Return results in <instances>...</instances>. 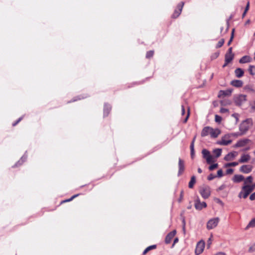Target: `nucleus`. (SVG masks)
<instances>
[{"label": "nucleus", "mask_w": 255, "mask_h": 255, "mask_svg": "<svg viewBox=\"0 0 255 255\" xmlns=\"http://www.w3.org/2000/svg\"><path fill=\"white\" fill-rule=\"evenodd\" d=\"M255 187V185H244L242 191L239 194V197H241L242 196L244 198H246L249 194L254 190Z\"/></svg>", "instance_id": "f03ea898"}, {"label": "nucleus", "mask_w": 255, "mask_h": 255, "mask_svg": "<svg viewBox=\"0 0 255 255\" xmlns=\"http://www.w3.org/2000/svg\"><path fill=\"white\" fill-rule=\"evenodd\" d=\"M233 171H234V170L233 169L230 168L227 170L226 172H227V174H232L233 172Z\"/></svg>", "instance_id": "a18cd8bd"}, {"label": "nucleus", "mask_w": 255, "mask_h": 255, "mask_svg": "<svg viewBox=\"0 0 255 255\" xmlns=\"http://www.w3.org/2000/svg\"><path fill=\"white\" fill-rule=\"evenodd\" d=\"M249 141V140L248 139H244L240 140L236 143V144L235 145V147H243V146H245V145H246L248 143Z\"/></svg>", "instance_id": "2eb2a0df"}, {"label": "nucleus", "mask_w": 255, "mask_h": 255, "mask_svg": "<svg viewBox=\"0 0 255 255\" xmlns=\"http://www.w3.org/2000/svg\"><path fill=\"white\" fill-rule=\"evenodd\" d=\"M219 221L220 219L218 217L211 219L207 223V229L209 230L214 229L217 226Z\"/></svg>", "instance_id": "39448f33"}, {"label": "nucleus", "mask_w": 255, "mask_h": 255, "mask_svg": "<svg viewBox=\"0 0 255 255\" xmlns=\"http://www.w3.org/2000/svg\"><path fill=\"white\" fill-rule=\"evenodd\" d=\"M249 251L250 253H253L255 251V244L253 245L249 249Z\"/></svg>", "instance_id": "e433bc0d"}, {"label": "nucleus", "mask_w": 255, "mask_h": 255, "mask_svg": "<svg viewBox=\"0 0 255 255\" xmlns=\"http://www.w3.org/2000/svg\"><path fill=\"white\" fill-rule=\"evenodd\" d=\"M252 125V121L251 119H248L243 122L240 126V129L244 134Z\"/></svg>", "instance_id": "7ed1b4c3"}, {"label": "nucleus", "mask_w": 255, "mask_h": 255, "mask_svg": "<svg viewBox=\"0 0 255 255\" xmlns=\"http://www.w3.org/2000/svg\"><path fill=\"white\" fill-rule=\"evenodd\" d=\"M255 227V218L253 219L248 224L246 228V230L249 229L250 228H254Z\"/></svg>", "instance_id": "5701e85b"}, {"label": "nucleus", "mask_w": 255, "mask_h": 255, "mask_svg": "<svg viewBox=\"0 0 255 255\" xmlns=\"http://www.w3.org/2000/svg\"><path fill=\"white\" fill-rule=\"evenodd\" d=\"M221 133V130L218 128L214 129L210 127L204 128L201 131V135L202 137L210 134L211 137L216 138Z\"/></svg>", "instance_id": "f257e3e1"}, {"label": "nucleus", "mask_w": 255, "mask_h": 255, "mask_svg": "<svg viewBox=\"0 0 255 255\" xmlns=\"http://www.w3.org/2000/svg\"><path fill=\"white\" fill-rule=\"evenodd\" d=\"M78 195H74L73 196H72L70 199L69 200H67V201H71L72 200H73L74 198H75L76 197L78 196Z\"/></svg>", "instance_id": "3c124183"}, {"label": "nucleus", "mask_w": 255, "mask_h": 255, "mask_svg": "<svg viewBox=\"0 0 255 255\" xmlns=\"http://www.w3.org/2000/svg\"><path fill=\"white\" fill-rule=\"evenodd\" d=\"M234 55L226 53L225 55V62L227 63L231 62L234 58Z\"/></svg>", "instance_id": "4be33fe9"}, {"label": "nucleus", "mask_w": 255, "mask_h": 255, "mask_svg": "<svg viewBox=\"0 0 255 255\" xmlns=\"http://www.w3.org/2000/svg\"><path fill=\"white\" fill-rule=\"evenodd\" d=\"M223 175V171L221 169H220L217 172V176L218 177H222Z\"/></svg>", "instance_id": "58836bf2"}, {"label": "nucleus", "mask_w": 255, "mask_h": 255, "mask_svg": "<svg viewBox=\"0 0 255 255\" xmlns=\"http://www.w3.org/2000/svg\"><path fill=\"white\" fill-rule=\"evenodd\" d=\"M254 55H255V53H254Z\"/></svg>", "instance_id": "69168bd1"}, {"label": "nucleus", "mask_w": 255, "mask_h": 255, "mask_svg": "<svg viewBox=\"0 0 255 255\" xmlns=\"http://www.w3.org/2000/svg\"><path fill=\"white\" fill-rule=\"evenodd\" d=\"M215 255H226V254L223 252H219L215 254Z\"/></svg>", "instance_id": "09e8293b"}, {"label": "nucleus", "mask_w": 255, "mask_h": 255, "mask_svg": "<svg viewBox=\"0 0 255 255\" xmlns=\"http://www.w3.org/2000/svg\"><path fill=\"white\" fill-rule=\"evenodd\" d=\"M229 134L231 135V137L233 136H235V137H237V136H238L239 135H242L243 134H242V132H241V133H233Z\"/></svg>", "instance_id": "ea45409f"}, {"label": "nucleus", "mask_w": 255, "mask_h": 255, "mask_svg": "<svg viewBox=\"0 0 255 255\" xmlns=\"http://www.w3.org/2000/svg\"><path fill=\"white\" fill-rule=\"evenodd\" d=\"M183 5H184V3L183 2H181L180 4H179L178 6H177V7H178V9H175V11H174V13L173 14V15L172 16L174 18H176L177 17H178L181 11H182V7L183 6Z\"/></svg>", "instance_id": "f8f14e48"}, {"label": "nucleus", "mask_w": 255, "mask_h": 255, "mask_svg": "<svg viewBox=\"0 0 255 255\" xmlns=\"http://www.w3.org/2000/svg\"><path fill=\"white\" fill-rule=\"evenodd\" d=\"M196 182V179L195 177L194 176H193L190 180V181L189 183V187L190 188H192L193 187V186Z\"/></svg>", "instance_id": "b1692460"}, {"label": "nucleus", "mask_w": 255, "mask_h": 255, "mask_svg": "<svg viewBox=\"0 0 255 255\" xmlns=\"http://www.w3.org/2000/svg\"><path fill=\"white\" fill-rule=\"evenodd\" d=\"M220 112L222 113H225L228 112V110L225 108H221L220 110Z\"/></svg>", "instance_id": "de8ad7c7"}, {"label": "nucleus", "mask_w": 255, "mask_h": 255, "mask_svg": "<svg viewBox=\"0 0 255 255\" xmlns=\"http://www.w3.org/2000/svg\"><path fill=\"white\" fill-rule=\"evenodd\" d=\"M234 30L233 29V31H232V36H231V39H230V41H229V43H228V44H230V43H231V41L232 40V39H233V33H234Z\"/></svg>", "instance_id": "864d4df0"}, {"label": "nucleus", "mask_w": 255, "mask_h": 255, "mask_svg": "<svg viewBox=\"0 0 255 255\" xmlns=\"http://www.w3.org/2000/svg\"><path fill=\"white\" fill-rule=\"evenodd\" d=\"M234 182L239 183L244 180V177L242 175H235L232 179Z\"/></svg>", "instance_id": "f3484780"}, {"label": "nucleus", "mask_w": 255, "mask_h": 255, "mask_svg": "<svg viewBox=\"0 0 255 255\" xmlns=\"http://www.w3.org/2000/svg\"><path fill=\"white\" fill-rule=\"evenodd\" d=\"M253 180V178L252 176H248L244 181L245 185H248V184L252 183Z\"/></svg>", "instance_id": "bb28decb"}, {"label": "nucleus", "mask_w": 255, "mask_h": 255, "mask_svg": "<svg viewBox=\"0 0 255 255\" xmlns=\"http://www.w3.org/2000/svg\"><path fill=\"white\" fill-rule=\"evenodd\" d=\"M213 152L217 158L219 157L221 155L222 149L220 148L215 149L214 150Z\"/></svg>", "instance_id": "a878e982"}, {"label": "nucleus", "mask_w": 255, "mask_h": 255, "mask_svg": "<svg viewBox=\"0 0 255 255\" xmlns=\"http://www.w3.org/2000/svg\"><path fill=\"white\" fill-rule=\"evenodd\" d=\"M216 177V176L212 174H210L208 177V179L209 180H212Z\"/></svg>", "instance_id": "79ce46f5"}, {"label": "nucleus", "mask_w": 255, "mask_h": 255, "mask_svg": "<svg viewBox=\"0 0 255 255\" xmlns=\"http://www.w3.org/2000/svg\"><path fill=\"white\" fill-rule=\"evenodd\" d=\"M206 160L207 162L209 164L214 162L215 161L214 157L211 155L206 158Z\"/></svg>", "instance_id": "cd10ccee"}, {"label": "nucleus", "mask_w": 255, "mask_h": 255, "mask_svg": "<svg viewBox=\"0 0 255 255\" xmlns=\"http://www.w3.org/2000/svg\"><path fill=\"white\" fill-rule=\"evenodd\" d=\"M250 199L251 200H254L255 199V192L251 195Z\"/></svg>", "instance_id": "49530a36"}, {"label": "nucleus", "mask_w": 255, "mask_h": 255, "mask_svg": "<svg viewBox=\"0 0 255 255\" xmlns=\"http://www.w3.org/2000/svg\"><path fill=\"white\" fill-rule=\"evenodd\" d=\"M179 171H178V175H180L181 174L184 170V163L183 160H182L181 159H179Z\"/></svg>", "instance_id": "dca6fc26"}, {"label": "nucleus", "mask_w": 255, "mask_h": 255, "mask_svg": "<svg viewBox=\"0 0 255 255\" xmlns=\"http://www.w3.org/2000/svg\"><path fill=\"white\" fill-rule=\"evenodd\" d=\"M148 252V251H147V250H146V249H145L143 252V254L145 255Z\"/></svg>", "instance_id": "4d7b16f0"}, {"label": "nucleus", "mask_w": 255, "mask_h": 255, "mask_svg": "<svg viewBox=\"0 0 255 255\" xmlns=\"http://www.w3.org/2000/svg\"><path fill=\"white\" fill-rule=\"evenodd\" d=\"M153 51H149L147 52L146 57L147 58H150L153 55Z\"/></svg>", "instance_id": "f704fd0d"}, {"label": "nucleus", "mask_w": 255, "mask_h": 255, "mask_svg": "<svg viewBox=\"0 0 255 255\" xmlns=\"http://www.w3.org/2000/svg\"><path fill=\"white\" fill-rule=\"evenodd\" d=\"M232 48H230L228 50V53H227V54H234L233 53H232Z\"/></svg>", "instance_id": "603ef678"}, {"label": "nucleus", "mask_w": 255, "mask_h": 255, "mask_svg": "<svg viewBox=\"0 0 255 255\" xmlns=\"http://www.w3.org/2000/svg\"><path fill=\"white\" fill-rule=\"evenodd\" d=\"M254 59L255 60V57H254Z\"/></svg>", "instance_id": "338daca9"}, {"label": "nucleus", "mask_w": 255, "mask_h": 255, "mask_svg": "<svg viewBox=\"0 0 255 255\" xmlns=\"http://www.w3.org/2000/svg\"><path fill=\"white\" fill-rule=\"evenodd\" d=\"M253 166L250 165H244L240 168V171L243 173L248 174L251 172L252 170Z\"/></svg>", "instance_id": "1a4fd4ad"}, {"label": "nucleus", "mask_w": 255, "mask_h": 255, "mask_svg": "<svg viewBox=\"0 0 255 255\" xmlns=\"http://www.w3.org/2000/svg\"><path fill=\"white\" fill-rule=\"evenodd\" d=\"M190 148H191V156L193 158L194 154V145H193V142H192L191 145H190Z\"/></svg>", "instance_id": "473e14b6"}, {"label": "nucleus", "mask_w": 255, "mask_h": 255, "mask_svg": "<svg viewBox=\"0 0 255 255\" xmlns=\"http://www.w3.org/2000/svg\"><path fill=\"white\" fill-rule=\"evenodd\" d=\"M252 60V58L249 56H244L239 60L240 63H246L251 62Z\"/></svg>", "instance_id": "a211bd4d"}, {"label": "nucleus", "mask_w": 255, "mask_h": 255, "mask_svg": "<svg viewBox=\"0 0 255 255\" xmlns=\"http://www.w3.org/2000/svg\"><path fill=\"white\" fill-rule=\"evenodd\" d=\"M251 159V156L249 154H243L239 160V163H246Z\"/></svg>", "instance_id": "9b49d317"}, {"label": "nucleus", "mask_w": 255, "mask_h": 255, "mask_svg": "<svg viewBox=\"0 0 255 255\" xmlns=\"http://www.w3.org/2000/svg\"><path fill=\"white\" fill-rule=\"evenodd\" d=\"M176 233V232L175 230H174L172 232L169 233L165 238V243L167 244H169L171 241L172 239H173V238L175 235Z\"/></svg>", "instance_id": "ddd939ff"}, {"label": "nucleus", "mask_w": 255, "mask_h": 255, "mask_svg": "<svg viewBox=\"0 0 255 255\" xmlns=\"http://www.w3.org/2000/svg\"><path fill=\"white\" fill-rule=\"evenodd\" d=\"M231 135L226 134L222 137V139L218 141L217 143L221 145H227L231 143Z\"/></svg>", "instance_id": "423d86ee"}, {"label": "nucleus", "mask_w": 255, "mask_h": 255, "mask_svg": "<svg viewBox=\"0 0 255 255\" xmlns=\"http://www.w3.org/2000/svg\"><path fill=\"white\" fill-rule=\"evenodd\" d=\"M232 92V90L230 89L227 90H221L219 92L218 97L219 98H221L224 96H228L231 94Z\"/></svg>", "instance_id": "4468645a"}, {"label": "nucleus", "mask_w": 255, "mask_h": 255, "mask_svg": "<svg viewBox=\"0 0 255 255\" xmlns=\"http://www.w3.org/2000/svg\"><path fill=\"white\" fill-rule=\"evenodd\" d=\"M235 73L236 77L240 78L243 76L244 72L241 68H239L235 70Z\"/></svg>", "instance_id": "412c9836"}, {"label": "nucleus", "mask_w": 255, "mask_h": 255, "mask_svg": "<svg viewBox=\"0 0 255 255\" xmlns=\"http://www.w3.org/2000/svg\"><path fill=\"white\" fill-rule=\"evenodd\" d=\"M212 238L213 235H211L210 237L208 239L207 241V248H209L210 247L212 243Z\"/></svg>", "instance_id": "2f4dec72"}, {"label": "nucleus", "mask_w": 255, "mask_h": 255, "mask_svg": "<svg viewBox=\"0 0 255 255\" xmlns=\"http://www.w3.org/2000/svg\"><path fill=\"white\" fill-rule=\"evenodd\" d=\"M238 155L237 151H232L227 154L224 158L226 161H231L234 160Z\"/></svg>", "instance_id": "6e6552de"}, {"label": "nucleus", "mask_w": 255, "mask_h": 255, "mask_svg": "<svg viewBox=\"0 0 255 255\" xmlns=\"http://www.w3.org/2000/svg\"><path fill=\"white\" fill-rule=\"evenodd\" d=\"M249 8V2H248V3H247V6H246V9L245 10V11H244V13L243 14V16H244L246 15V13L247 12V11L248 10Z\"/></svg>", "instance_id": "a19ab883"}, {"label": "nucleus", "mask_w": 255, "mask_h": 255, "mask_svg": "<svg viewBox=\"0 0 255 255\" xmlns=\"http://www.w3.org/2000/svg\"><path fill=\"white\" fill-rule=\"evenodd\" d=\"M218 164L217 163H215V164L211 165L209 166V169L210 170H213L214 169L218 167Z\"/></svg>", "instance_id": "72a5a7b5"}, {"label": "nucleus", "mask_w": 255, "mask_h": 255, "mask_svg": "<svg viewBox=\"0 0 255 255\" xmlns=\"http://www.w3.org/2000/svg\"><path fill=\"white\" fill-rule=\"evenodd\" d=\"M22 118H19L16 123L13 124V126H15L17 124H18L21 120Z\"/></svg>", "instance_id": "8fccbe9b"}, {"label": "nucleus", "mask_w": 255, "mask_h": 255, "mask_svg": "<svg viewBox=\"0 0 255 255\" xmlns=\"http://www.w3.org/2000/svg\"><path fill=\"white\" fill-rule=\"evenodd\" d=\"M231 84L236 87H241L243 86V83L241 80H235L231 81Z\"/></svg>", "instance_id": "6ab92c4d"}, {"label": "nucleus", "mask_w": 255, "mask_h": 255, "mask_svg": "<svg viewBox=\"0 0 255 255\" xmlns=\"http://www.w3.org/2000/svg\"><path fill=\"white\" fill-rule=\"evenodd\" d=\"M207 206V204L205 202H201L199 200H197L195 201V207L197 210H200L203 208H205Z\"/></svg>", "instance_id": "9d476101"}, {"label": "nucleus", "mask_w": 255, "mask_h": 255, "mask_svg": "<svg viewBox=\"0 0 255 255\" xmlns=\"http://www.w3.org/2000/svg\"><path fill=\"white\" fill-rule=\"evenodd\" d=\"M224 43V40L223 39L220 40L218 42L217 47H221L223 45Z\"/></svg>", "instance_id": "4c0bfd02"}, {"label": "nucleus", "mask_w": 255, "mask_h": 255, "mask_svg": "<svg viewBox=\"0 0 255 255\" xmlns=\"http://www.w3.org/2000/svg\"><path fill=\"white\" fill-rule=\"evenodd\" d=\"M111 109V107L109 105H105L104 108V115H108L110 110Z\"/></svg>", "instance_id": "7c9ffc66"}, {"label": "nucleus", "mask_w": 255, "mask_h": 255, "mask_svg": "<svg viewBox=\"0 0 255 255\" xmlns=\"http://www.w3.org/2000/svg\"><path fill=\"white\" fill-rule=\"evenodd\" d=\"M253 153L255 155V150L254 151Z\"/></svg>", "instance_id": "0e129e2a"}, {"label": "nucleus", "mask_w": 255, "mask_h": 255, "mask_svg": "<svg viewBox=\"0 0 255 255\" xmlns=\"http://www.w3.org/2000/svg\"><path fill=\"white\" fill-rule=\"evenodd\" d=\"M178 241V239L177 238H176L174 241V244L176 243V242H177Z\"/></svg>", "instance_id": "052dcab7"}, {"label": "nucleus", "mask_w": 255, "mask_h": 255, "mask_svg": "<svg viewBox=\"0 0 255 255\" xmlns=\"http://www.w3.org/2000/svg\"><path fill=\"white\" fill-rule=\"evenodd\" d=\"M202 153L203 154V157L205 159L207 158L209 156L211 155L210 152L206 149L202 150Z\"/></svg>", "instance_id": "393cba45"}, {"label": "nucleus", "mask_w": 255, "mask_h": 255, "mask_svg": "<svg viewBox=\"0 0 255 255\" xmlns=\"http://www.w3.org/2000/svg\"><path fill=\"white\" fill-rule=\"evenodd\" d=\"M205 243L203 240L199 241L197 243L195 249V254L197 255H200L203 252L205 248Z\"/></svg>", "instance_id": "0eeeda50"}, {"label": "nucleus", "mask_w": 255, "mask_h": 255, "mask_svg": "<svg viewBox=\"0 0 255 255\" xmlns=\"http://www.w3.org/2000/svg\"><path fill=\"white\" fill-rule=\"evenodd\" d=\"M185 113V109L184 108L183 106H182V115H184Z\"/></svg>", "instance_id": "6e6d98bb"}, {"label": "nucleus", "mask_w": 255, "mask_h": 255, "mask_svg": "<svg viewBox=\"0 0 255 255\" xmlns=\"http://www.w3.org/2000/svg\"><path fill=\"white\" fill-rule=\"evenodd\" d=\"M189 115H190L189 109H188L187 114V116L186 117V118L185 119V120L184 121V123H186L188 119V118L189 117Z\"/></svg>", "instance_id": "c03bdc74"}, {"label": "nucleus", "mask_w": 255, "mask_h": 255, "mask_svg": "<svg viewBox=\"0 0 255 255\" xmlns=\"http://www.w3.org/2000/svg\"><path fill=\"white\" fill-rule=\"evenodd\" d=\"M224 188V186H221L220 188H219V190H222V189Z\"/></svg>", "instance_id": "680f3d73"}, {"label": "nucleus", "mask_w": 255, "mask_h": 255, "mask_svg": "<svg viewBox=\"0 0 255 255\" xmlns=\"http://www.w3.org/2000/svg\"><path fill=\"white\" fill-rule=\"evenodd\" d=\"M246 96L245 95H240L237 98L236 102L238 105H241L242 102L246 101Z\"/></svg>", "instance_id": "aec40b11"}, {"label": "nucleus", "mask_w": 255, "mask_h": 255, "mask_svg": "<svg viewBox=\"0 0 255 255\" xmlns=\"http://www.w3.org/2000/svg\"><path fill=\"white\" fill-rule=\"evenodd\" d=\"M195 138H196V137L195 136V137H194V138H193V139L192 141V142H193V143H194V141H195Z\"/></svg>", "instance_id": "e2e57ef3"}, {"label": "nucleus", "mask_w": 255, "mask_h": 255, "mask_svg": "<svg viewBox=\"0 0 255 255\" xmlns=\"http://www.w3.org/2000/svg\"><path fill=\"white\" fill-rule=\"evenodd\" d=\"M239 161L238 162H233L231 163H226L225 165V167H228L230 166H236L239 164Z\"/></svg>", "instance_id": "c85d7f7f"}, {"label": "nucleus", "mask_w": 255, "mask_h": 255, "mask_svg": "<svg viewBox=\"0 0 255 255\" xmlns=\"http://www.w3.org/2000/svg\"><path fill=\"white\" fill-rule=\"evenodd\" d=\"M198 173H202V169L200 168H199L198 169Z\"/></svg>", "instance_id": "13d9d810"}, {"label": "nucleus", "mask_w": 255, "mask_h": 255, "mask_svg": "<svg viewBox=\"0 0 255 255\" xmlns=\"http://www.w3.org/2000/svg\"><path fill=\"white\" fill-rule=\"evenodd\" d=\"M229 63H227V62H225V63L223 65V67H225V66H226Z\"/></svg>", "instance_id": "bf43d9fd"}, {"label": "nucleus", "mask_w": 255, "mask_h": 255, "mask_svg": "<svg viewBox=\"0 0 255 255\" xmlns=\"http://www.w3.org/2000/svg\"><path fill=\"white\" fill-rule=\"evenodd\" d=\"M155 248H156V246L155 245H152V246H150L148 247L146 249V250H147L148 251H149L150 250H152V249H154Z\"/></svg>", "instance_id": "37998d69"}, {"label": "nucleus", "mask_w": 255, "mask_h": 255, "mask_svg": "<svg viewBox=\"0 0 255 255\" xmlns=\"http://www.w3.org/2000/svg\"><path fill=\"white\" fill-rule=\"evenodd\" d=\"M222 121V118L218 116V115H216L215 116V121L217 122V123H220Z\"/></svg>", "instance_id": "c9c22d12"}, {"label": "nucleus", "mask_w": 255, "mask_h": 255, "mask_svg": "<svg viewBox=\"0 0 255 255\" xmlns=\"http://www.w3.org/2000/svg\"><path fill=\"white\" fill-rule=\"evenodd\" d=\"M233 116L236 118L237 121H238V114H234L233 115Z\"/></svg>", "instance_id": "5fc2aeb1"}, {"label": "nucleus", "mask_w": 255, "mask_h": 255, "mask_svg": "<svg viewBox=\"0 0 255 255\" xmlns=\"http://www.w3.org/2000/svg\"><path fill=\"white\" fill-rule=\"evenodd\" d=\"M249 72L252 75H255V66L250 65L249 69Z\"/></svg>", "instance_id": "c756f323"}, {"label": "nucleus", "mask_w": 255, "mask_h": 255, "mask_svg": "<svg viewBox=\"0 0 255 255\" xmlns=\"http://www.w3.org/2000/svg\"><path fill=\"white\" fill-rule=\"evenodd\" d=\"M202 197L204 199L208 198L211 194L210 188L207 185H203L200 187L199 190Z\"/></svg>", "instance_id": "20e7f679"}]
</instances>
